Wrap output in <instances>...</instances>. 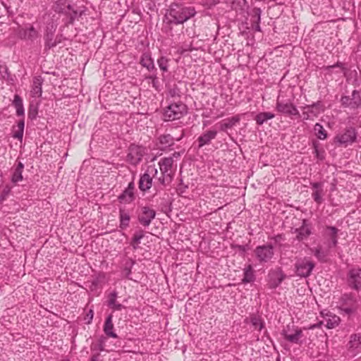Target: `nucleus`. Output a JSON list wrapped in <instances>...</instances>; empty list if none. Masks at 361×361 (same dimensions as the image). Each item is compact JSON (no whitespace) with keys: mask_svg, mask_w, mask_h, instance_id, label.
Wrapping results in <instances>:
<instances>
[{"mask_svg":"<svg viewBox=\"0 0 361 361\" xmlns=\"http://www.w3.org/2000/svg\"><path fill=\"white\" fill-rule=\"evenodd\" d=\"M158 65L159 68L166 72L168 71V63H169V59L164 56H161L159 58L157 61Z\"/></svg>","mask_w":361,"mask_h":361,"instance_id":"79ce46f5","label":"nucleus"},{"mask_svg":"<svg viewBox=\"0 0 361 361\" xmlns=\"http://www.w3.org/2000/svg\"><path fill=\"white\" fill-rule=\"evenodd\" d=\"M314 263L309 257H303L298 259L295 264V273L300 277H308L313 269L314 268Z\"/></svg>","mask_w":361,"mask_h":361,"instance_id":"39448f33","label":"nucleus"},{"mask_svg":"<svg viewBox=\"0 0 361 361\" xmlns=\"http://www.w3.org/2000/svg\"><path fill=\"white\" fill-rule=\"evenodd\" d=\"M255 30L260 31V27L258 24L256 25Z\"/></svg>","mask_w":361,"mask_h":361,"instance_id":"4d7b16f0","label":"nucleus"},{"mask_svg":"<svg viewBox=\"0 0 361 361\" xmlns=\"http://www.w3.org/2000/svg\"><path fill=\"white\" fill-rule=\"evenodd\" d=\"M276 109L278 112L288 116H300L299 111L293 104V99H286L279 94L277 97Z\"/></svg>","mask_w":361,"mask_h":361,"instance_id":"f03ea898","label":"nucleus"},{"mask_svg":"<svg viewBox=\"0 0 361 361\" xmlns=\"http://www.w3.org/2000/svg\"><path fill=\"white\" fill-rule=\"evenodd\" d=\"M338 230L334 226H327L326 235L332 239L334 237L337 236Z\"/></svg>","mask_w":361,"mask_h":361,"instance_id":"a18cd8bd","label":"nucleus"},{"mask_svg":"<svg viewBox=\"0 0 361 361\" xmlns=\"http://www.w3.org/2000/svg\"><path fill=\"white\" fill-rule=\"evenodd\" d=\"M158 82H159V81L156 78H152V86L154 87H155L156 89H157Z\"/></svg>","mask_w":361,"mask_h":361,"instance_id":"603ef678","label":"nucleus"},{"mask_svg":"<svg viewBox=\"0 0 361 361\" xmlns=\"http://www.w3.org/2000/svg\"><path fill=\"white\" fill-rule=\"evenodd\" d=\"M24 126H25L24 120L22 119V120L19 121V122L18 123V130L13 135V137L15 138H17L18 140H22L23 136Z\"/></svg>","mask_w":361,"mask_h":361,"instance_id":"58836bf2","label":"nucleus"},{"mask_svg":"<svg viewBox=\"0 0 361 361\" xmlns=\"http://www.w3.org/2000/svg\"><path fill=\"white\" fill-rule=\"evenodd\" d=\"M239 121L240 117L238 116H233L232 118L224 120L220 124V130L226 131L227 129L231 128Z\"/></svg>","mask_w":361,"mask_h":361,"instance_id":"bb28decb","label":"nucleus"},{"mask_svg":"<svg viewBox=\"0 0 361 361\" xmlns=\"http://www.w3.org/2000/svg\"><path fill=\"white\" fill-rule=\"evenodd\" d=\"M186 113V106L183 103H174L165 109L164 117L165 121H173L180 118Z\"/></svg>","mask_w":361,"mask_h":361,"instance_id":"20e7f679","label":"nucleus"},{"mask_svg":"<svg viewBox=\"0 0 361 361\" xmlns=\"http://www.w3.org/2000/svg\"><path fill=\"white\" fill-rule=\"evenodd\" d=\"M324 109L321 102H316L312 105H306L302 107L303 119L310 120L317 117L324 111Z\"/></svg>","mask_w":361,"mask_h":361,"instance_id":"9d476101","label":"nucleus"},{"mask_svg":"<svg viewBox=\"0 0 361 361\" xmlns=\"http://www.w3.org/2000/svg\"><path fill=\"white\" fill-rule=\"evenodd\" d=\"M13 105L16 109V115L18 116H23L25 110L23 104V99L18 94H15L14 99L13 101Z\"/></svg>","mask_w":361,"mask_h":361,"instance_id":"cd10ccee","label":"nucleus"},{"mask_svg":"<svg viewBox=\"0 0 361 361\" xmlns=\"http://www.w3.org/2000/svg\"><path fill=\"white\" fill-rule=\"evenodd\" d=\"M314 131L315 135L319 140H324L327 137V133L324 127L319 123H317L314 126Z\"/></svg>","mask_w":361,"mask_h":361,"instance_id":"e433bc0d","label":"nucleus"},{"mask_svg":"<svg viewBox=\"0 0 361 361\" xmlns=\"http://www.w3.org/2000/svg\"><path fill=\"white\" fill-rule=\"evenodd\" d=\"M4 69L5 73H6V74H8V73H7V71H8V70H7V68H6V67H4Z\"/></svg>","mask_w":361,"mask_h":361,"instance_id":"052dcab7","label":"nucleus"},{"mask_svg":"<svg viewBox=\"0 0 361 361\" xmlns=\"http://www.w3.org/2000/svg\"><path fill=\"white\" fill-rule=\"evenodd\" d=\"M195 14L193 7H185L178 4H173L169 11V20L174 24H181Z\"/></svg>","mask_w":361,"mask_h":361,"instance_id":"f257e3e1","label":"nucleus"},{"mask_svg":"<svg viewBox=\"0 0 361 361\" xmlns=\"http://www.w3.org/2000/svg\"><path fill=\"white\" fill-rule=\"evenodd\" d=\"M335 67H341V68H342V71L343 72L344 75H346L345 70V68L343 67V63H337L336 65L329 66V67H328V68H329V69H330V68H335Z\"/></svg>","mask_w":361,"mask_h":361,"instance_id":"3c124183","label":"nucleus"},{"mask_svg":"<svg viewBox=\"0 0 361 361\" xmlns=\"http://www.w3.org/2000/svg\"><path fill=\"white\" fill-rule=\"evenodd\" d=\"M38 114V107L37 105L30 104L28 109V117L31 120L35 119Z\"/></svg>","mask_w":361,"mask_h":361,"instance_id":"a19ab883","label":"nucleus"},{"mask_svg":"<svg viewBox=\"0 0 361 361\" xmlns=\"http://www.w3.org/2000/svg\"><path fill=\"white\" fill-rule=\"evenodd\" d=\"M92 361H96L94 357L92 358Z\"/></svg>","mask_w":361,"mask_h":361,"instance_id":"680f3d73","label":"nucleus"},{"mask_svg":"<svg viewBox=\"0 0 361 361\" xmlns=\"http://www.w3.org/2000/svg\"><path fill=\"white\" fill-rule=\"evenodd\" d=\"M341 104L343 106L345 107H351V108H355L356 106H354V101L353 99V97L350 98L348 96H343L341 99Z\"/></svg>","mask_w":361,"mask_h":361,"instance_id":"ea45409f","label":"nucleus"},{"mask_svg":"<svg viewBox=\"0 0 361 361\" xmlns=\"http://www.w3.org/2000/svg\"><path fill=\"white\" fill-rule=\"evenodd\" d=\"M255 279V271L251 264L247 265L244 269V277L243 279V283H250L254 281Z\"/></svg>","mask_w":361,"mask_h":361,"instance_id":"c756f323","label":"nucleus"},{"mask_svg":"<svg viewBox=\"0 0 361 361\" xmlns=\"http://www.w3.org/2000/svg\"><path fill=\"white\" fill-rule=\"evenodd\" d=\"M271 286L273 287L278 286L285 279V275L283 274L281 271H278L274 273H272L271 275Z\"/></svg>","mask_w":361,"mask_h":361,"instance_id":"f704fd0d","label":"nucleus"},{"mask_svg":"<svg viewBox=\"0 0 361 361\" xmlns=\"http://www.w3.org/2000/svg\"><path fill=\"white\" fill-rule=\"evenodd\" d=\"M216 135L217 132L216 130H208L200 135L197 139L199 148L209 144L216 137Z\"/></svg>","mask_w":361,"mask_h":361,"instance_id":"dca6fc26","label":"nucleus"},{"mask_svg":"<svg viewBox=\"0 0 361 361\" xmlns=\"http://www.w3.org/2000/svg\"><path fill=\"white\" fill-rule=\"evenodd\" d=\"M114 324H113V315L109 314L105 320L104 325V334L114 338H116L118 337L117 334L114 331Z\"/></svg>","mask_w":361,"mask_h":361,"instance_id":"f3484780","label":"nucleus"},{"mask_svg":"<svg viewBox=\"0 0 361 361\" xmlns=\"http://www.w3.org/2000/svg\"><path fill=\"white\" fill-rule=\"evenodd\" d=\"M118 293L116 290L112 291L108 295L107 305L113 310H121L124 306L116 301Z\"/></svg>","mask_w":361,"mask_h":361,"instance_id":"a211bd4d","label":"nucleus"},{"mask_svg":"<svg viewBox=\"0 0 361 361\" xmlns=\"http://www.w3.org/2000/svg\"><path fill=\"white\" fill-rule=\"evenodd\" d=\"M140 64L149 71L154 69L153 59H152L150 54L147 52L143 53L142 54L140 59Z\"/></svg>","mask_w":361,"mask_h":361,"instance_id":"b1692460","label":"nucleus"},{"mask_svg":"<svg viewBox=\"0 0 361 361\" xmlns=\"http://www.w3.org/2000/svg\"><path fill=\"white\" fill-rule=\"evenodd\" d=\"M155 216V210L149 207L145 206L140 209V212L138 214V221L141 225L146 227L149 226Z\"/></svg>","mask_w":361,"mask_h":361,"instance_id":"f8f14e48","label":"nucleus"},{"mask_svg":"<svg viewBox=\"0 0 361 361\" xmlns=\"http://www.w3.org/2000/svg\"><path fill=\"white\" fill-rule=\"evenodd\" d=\"M145 232L142 230H138L135 232L132 240L130 242V245L134 250H137L140 243V240L144 238Z\"/></svg>","mask_w":361,"mask_h":361,"instance_id":"473e14b6","label":"nucleus"},{"mask_svg":"<svg viewBox=\"0 0 361 361\" xmlns=\"http://www.w3.org/2000/svg\"><path fill=\"white\" fill-rule=\"evenodd\" d=\"M240 249L243 251H245V248L244 246H239Z\"/></svg>","mask_w":361,"mask_h":361,"instance_id":"bf43d9fd","label":"nucleus"},{"mask_svg":"<svg viewBox=\"0 0 361 361\" xmlns=\"http://www.w3.org/2000/svg\"><path fill=\"white\" fill-rule=\"evenodd\" d=\"M313 192L312 197L314 202L321 204L323 202V196L324 195V185L321 182L311 183Z\"/></svg>","mask_w":361,"mask_h":361,"instance_id":"2eb2a0df","label":"nucleus"},{"mask_svg":"<svg viewBox=\"0 0 361 361\" xmlns=\"http://www.w3.org/2000/svg\"><path fill=\"white\" fill-rule=\"evenodd\" d=\"M310 251L314 254L315 257L322 262L326 261V257L328 256V251L325 250L322 248L321 245H318L316 247L310 248Z\"/></svg>","mask_w":361,"mask_h":361,"instance_id":"5701e85b","label":"nucleus"},{"mask_svg":"<svg viewBox=\"0 0 361 361\" xmlns=\"http://www.w3.org/2000/svg\"><path fill=\"white\" fill-rule=\"evenodd\" d=\"M331 240L332 245L335 247L338 243L337 236L332 238V239H331Z\"/></svg>","mask_w":361,"mask_h":361,"instance_id":"864d4df0","label":"nucleus"},{"mask_svg":"<svg viewBox=\"0 0 361 361\" xmlns=\"http://www.w3.org/2000/svg\"><path fill=\"white\" fill-rule=\"evenodd\" d=\"M18 35L22 39H27L32 40L37 37V32L32 26H30L26 29H21L19 31Z\"/></svg>","mask_w":361,"mask_h":361,"instance_id":"4be33fe9","label":"nucleus"},{"mask_svg":"<svg viewBox=\"0 0 361 361\" xmlns=\"http://www.w3.org/2000/svg\"><path fill=\"white\" fill-rule=\"evenodd\" d=\"M356 139V132L354 128L347 129L344 133L337 135L336 140L341 145H348L355 142Z\"/></svg>","mask_w":361,"mask_h":361,"instance_id":"ddd939ff","label":"nucleus"},{"mask_svg":"<svg viewBox=\"0 0 361 361\" xmlns=\"http://www.w3.org/2000/svg\"><path fill=\"white\" fill-rule=\"evenodd\" d=\"M348 350L356 355L361 352V335L355 334L350 336V341L348 343Z\"/></svg>","mask_w":361,"mask_h":361,"instance_id":"4468645a","label":"nucleus"},{"mask_svg":"<svg viewBox=\"0 0 361 361\" xmlns=\"http://www.w3.org/2000/svg\"><path fill=\"white\" fill-rule=\"evenodd\" d=\"M310 233V229L306 226H302L297 230V238L299 240H303L306 239Z\"/></svg>","mask_w":361,"mask_h":361,"instance_id":"4c0bfd02","label":"nucleus"},{"mask_svg":"<svg viewBox=\"0 0 361 361\" xmlns=\"http://www.w3.org/2000/svg\"><path fill=\"white\" fill-rule=\"evenodd\" d=\"M354 74L356 75L357 72L355 71H353Z\"/></svg>","mask_w":361,"mask_h":361,"instance_id":"e2e57ef3","label":"nucleus"},{"mask_svg":"<svg viewBox=\"0 0 361 361\" xmlns=\"http://www.w3.org/2000/svg\"><path fill=\"white\" fill-rule=\"evenodd\" d=\"M275 115L271 112H261L256 115L255 120L257 124L262 126L268 120L272 119Z\"/></svg>","mask_w":361,"mask_h":361,"instance_id":"c85d7f7f","label":"nucleus"},{"mask_svg":"<svg viewBox=\"0 0 361 361\" xmlns=\"http://www.w3.org/2000/svg\"><path fill=\"white\" fill-rule=\"evenodd\" d=\"M89 314L90 316V320H92V318H93V314H94L93 311L92 310H90V312H89L88 315Z\"/></svg>","mask_w":361,"mask_h":361,"instance_id":"5fc2aeb1","label":"nucleus"},{"mask_svg":"<svg viewBox=\"0 0 361 361\" xmlns=\"http://www.w3.org/2000/svg\"><path fill=\"white\" fill-rule=\"evenodd\" d=\"M255 255L260 263L268 262L274 256V247L271 245L257 246L255 249Z\"/></svg>","mask_w":361,"mask_h":361,"instance_id":"0eeeda50","label":"nucleus"},{"mask_svg":"<svg viewBox=\"0 0 361 361\" xmlns=\"http://www.w3.org/2000/svg\"><path fill=\"white\" fill-rule=\"evenodd\" d=\"M120 227L121 229H125L129 226L130 223V215L124 210H120Z\"/></svg>","mask_w":361,"mask_h":361,"instance_id":"c9c22d12","label":"nucleus"},{"mask_svg":"<svg viewBox=\"0 0 361 361\" xmlns=\"http://www.w3.org/2000/svg\"><path fill=\"white\" fill-rule=\"evenodd\" d=\"M11 190V188L8 187L5 188L1 192V200H4L8 196Z\"/></svg>","mask_w":361,"mask_h":361,"instance_id":"8fccbe9b","label":"nucleus"},{"mask_svg":"<svg viewBox=\"0 0 361 361\" xmlns=\"http://www.w3.org/2000/svg\"><path fill=\"white\" fill-rule=\"evenodd\" d=\"M42 79L39 78H35L33 80L32 87L30 92L32 97H40L42 95Z\"/></svg>","mask_w":361,"mask_h":361,"instance_id":"393cba45","label":"nucleus"},{"mask_svg":"<svg viewBox=\"0 0 361 361\" xmlns=\"http://www.w3.org/2000/svg\"><path fill=\"white\" fill-rule=\"evenodd\" d=\"M357 309V306L352 305V306H343V310L347 314H351L353 313Z\"/></svg>","mask_w":361,"mask_h":361,"instance_id":"09e8293b","label":"nucleus"},{"mask_svg":"<svg viewBox=\"0 0 361 361\" xmlns=\"http://www.w3.org/2000/svg\"><path fill=\"white\" fill-rule=\"evenodd\" d=\"M250 322L252 323V326L259 331H261L264 328V322L262 317L259 315H252L250 317Z\"/></svg>","mask_w":361,"mask_h":361,"instance_id":"72a5a7b5","label":"nucleus"},{"mask_svg":"<svg viewBox=\"0 0 361 361\" xmlns=\"http://www.w3.org/2000/svg\"><path fill=\"white\" fill-rule=\"evenodd\" d=\"M133 183H129L128 187L119 195V200L124 202H131L133 199Z\"/></svg>","mask_w":361,"mask_h":361,"instance_id":"412c9836","label":"nucleus"},{"mask_svg":"<svg viewBox=\"0 0 361 361\" xmlns=\"http://www.w3.org/2000/svg\"><path fill=\"white\" fill-rule=\"evenodd\" d=\"M62 361H68V360H62Z\"/></svg>","mask_w":361,"mask_h":361,"instance_id":"0e129e2a","label":"nucleus"},{"mask_svg":"<svg viewBox=\"0 0 361 361\" xmlns=\"http://www.w3.org/2000/svg\"><path fill=\"white\" fill-rule=\"evenodd\" d=\"M24 169V165L21 162H18L17 166L15 168L14 172L12 176L11 180L14 183H17L19 181L23 180V171Z\"/></svg>","mask_w":361,"mask_h":361,"instance_id":"7c9ffc66","label":"nucleus"},{"mask_svg":"<svg viewBox=\"0 0 361 361\" xmlns=\"http://www.w3.org/2000/svg\"><path fill=\"white\" fill-rule=\"evenodd\" d=\"M100 350H105V348H104V344H103L102 341H101V343H100Z\"/></svg>","mask_w":361,"mask_h":361,"instance_id":"6e6d98bb","label":"nucleus"},{"mask_svg":"<svg viewBox=\"0 0 361 361\" xmlns=\"http://www.w3.org/2000/svg\"><path fill=\"white\" fill-rule=\"evenodd\" d=\"M54 10L57 13L69 16L71 23L78 14L77 11H73L71 6L67 4V0H58L54 6Z\"/></svg>","mask_w":361,"mask_h":361,"instance_id":"9b49d317","label":"nucleus"},{"mask_svg":"<svg viewBox=\"0 0 361 361\" xmlns=\"http://www.w3.org/2000/svg\"><path fill=\"white\" fill-rule=\"evenodd\" d=\"M173 164V157H165L159 161V169L162 175L159 180L162 185H166L172 180V166Z\"/></svg>","mask_w":361,"mask_h":361,"instance_id":"7ed1b4c3","label":"nucleus"},{"mask_svg":"<svg viewBox=\"0 0 361 361\" xmlns=\"http://www.w3.org/2000/svg\"><path fill=\"white\" fill-rule=\"evenodd\" d=\"M353 99L354 101V106H361V91L354 90L353 92Z\"/></svg>","mask_w":361,"mask_h":361,"instance_id":"37998d69","label":"nucleus"},{"mask_svg":"<svg viewBox=\"0 0 361 361\" xmlns=\"http://www.w3.org/2000/svg\"><path fill=\"white\" fill-rule=\"evenodd\" d=\"M145 154V149L143 147L131 145L128 148L127 161L133 165H137L141 161Z\"/></svg>","mask_w":361,"mask_h":361,"instance_id":"6e6552de","label":"nucleus"},{"mask_svg":"<svg viewBox=\"0 0 361 361\" xmlns=\"http://www.w3.org/2000/svg\"><path fill=\"white\" fill-rule=\"evenodd\" d=\"M340 321L339 317L332 314H326L322 322H325V326L328 329H334L339 324Z\"/></svg>","mask_w":361,"mask_h":361,"instance_id":"aec40b11","label":"nucleus"},{"mask_svg":"<svg viewBox=\"0 0 361 361\" xmlns=\"http://www.w3.org/2000/svg\"><path fill=\"white\" fill-rule=\"evenodd\" d=\"M157 169L154 166H147L145 172L141 176L139 181V188L142 191H147L152 184L153 178L157 174Z\"/></svg>","mask_w":361,"mask_h":361,"instance_id":"423d86ee","label":"nucleus"},{"mask_svg":"<svg viewBox=\"0 0 361 361\" xmlns=\"http://www.w3.org/2000/svg\"><path fill=\"white\" fill-rule=\"evenodd\" d=\"M183 135H184V133L183 132L181 133V134L179 137H176V138L169 134L163 135L160 136L159 141L162 145H166L170 146L173 144L174 140L179 141L183 137Z\"/></svg>","mask_w":361,"mask_h":361,"instance_id":"2f4dec72","label":"nucleus"},{"mask_svg":"<svg viewBox=\"0 0 361 361\" xmlns=\"http://www.w3.org/2000/svg\"><path fill=\"white\" fill-rule=\"evenodd\" d=\"M54 34L52 32L47 33L45 36V47L49 49L56 46V42H53Z\"/></svg>","mask_w":361,"mask_h":361,"instance_id":"c03bdc74","label":"nucleus"},{"mask_svg":"<svg viewBox=\"0 0 361 361\" xmlns=\"http://www.w3.org/2000/svg\"><path fill=\"white\" fill-rule=\"evenodd\" d=\"M314 153L315 154L317 159L320 160H322L324 158V152L320 151L316 145H314Z\"/></svg>","mask_w":361,"mask_h":361,"instance_id":"de8ad7c7","label":"nucleus"},{"mask_svg":"<svg viewBox=\"0 0 361 361\" xmlns=\"http://www.w3.org/2000/svg\"><path fill=\"white\" fill-rule=\"evenodd\" d=\"M133 263L134 262L132 260H130L129 266L128 265V264H126V265L123 269V274H124L125 276L128 279H131V278L130 277V275L131 273V267L133 264Z\"/></svg>","mask_w":361,"mask_h":361,"instance_id":"49530a36","label":"nucleus"},{"mask_svg":"<svg viewBox=\"0 0 361 361\" xmlns=\"http://www.w3.org/2000/svg\"><path fill=\"white\" fill-rule=\"evenodd\" d=\"M173 155V157H178L180 155V154L178 152H174Z\"/></svg>","mask_w":361,"mask_h":361,"instance_id":"13d9d810","label":"nucleus"},{"mask_svg":"<svg viewBox=\"0 0 361 361\" xmlns=\"http://www.w3.org/2000/svg\"><path fill=\"white\" fill-rule=\"evenodd\" d=\"M341 300L343 306H357V299L352 293L343 294L341 296Z\"/></svg>","mask_w":361,"mask_h":361,"instance_id":"a878e982","label":"nucleus"},{"mask_svg":"<svg viewBox=\"0 0 361 361\" xmlns=\"http://www.w3.org/2000/svg\"><path fill=\"white\" fill-rule=\"evenodd\" d=\"M347 283L349 287L357 291L361 290V269L352 268L347 274Z\"/></svg>","mask_w":361,"mask_h":361,"instance_id":"1a4fd4ad","label":"nucleus"},{"mask_svg":"<svg viewBox=\"0 0 361 361\" xmlns=\"http://www.w3.org/2000/svg\"><path fill=\"white\" fill-rule=\"evenodd\" d=\"M283 336L286 340L293 343H298L300 339L302 336V331L300 329H296L293 333L289 332V331H283Z\"/></svg>","mask_w":361,"mask_h":361,"instance_id":"6ab92c4d","label":"nucleus"}]
</instances>
